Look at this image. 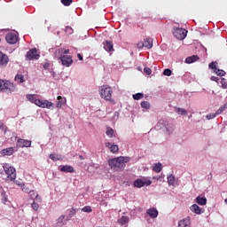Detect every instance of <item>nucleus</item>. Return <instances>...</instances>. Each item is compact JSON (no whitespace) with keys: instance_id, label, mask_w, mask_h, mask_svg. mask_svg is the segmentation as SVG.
<instances>
[{"instance_id":"nucleus-1","label":"nucleus","mask_w":227,"mask_h":227,"mask_svg":"<svg viewBox=\"0 0 227 227\" xmlns=\"http://www.w3.org/2000/svg\"><path fill=\"white\" fill-rule=\"evenodd\" d=\"M130 161V158L127 156H119L117 158L108 160V165L114 171H123L127 162Z\"/></svg>"},{"instance_id":"nucleus-2","label":"nucleus","mask_w":227,"mask_h":227,"mask_svg":"<svg viewBox=\"0 0 227 227\" xmlns=\"http://www.w3.org/2000/svg\"><path fill=\"white\" fill-rule=\"evenodd\" d=\"M99 95L101 98L106 102H113V88L109 85H102L99 87Z\"/></svg>"},{"instance_id":"nucleus-3","label":"nucleus","mask_w":227,"mask_h":227,"mask_svg":"<svg viewBox=\"0 0 227 227\" xmlns=\"http://www.w3.org/2000/svg\"><path fill=\"white\" fill-rule=\"evenodd\" d=\"M0 91L13 93V91H17V86L8 80H0Z\"/></svg>"},{"instance_id":"nucleus-4","label":"nucleus","mask_w":227,"mask_h":227,"mask_svg":"<svg viewBox=\"0 0 227 227\" xmlns=\"http://www.w3.org/2000/svg\"><path fill=\"white\" fill-rule=\"evenodd\" d=\"M3 168L5 175H7V178H9L11 182L17 178V171L10 163H4Z\"/></svg>"},{"instance_id":"nucleus-5","label":"nucleus","mask_w":227,"mask_h":227,"mask_svg":"<svg viewBox=\"0 0 227 227\" xmlns=\"http://www.w3.org/2000/svg\"><path fill=\"white\" fill-rule=\"evenodd\" d=\"M148 185H152V180L143 177V178H138L135 180L134 182V187H137V189H141V187H148Z\"/></svg>"},{"instance_id":"nucleus-6","label":"nucleus","mask_w":227,"mask_h":227,"mask_svg":"<svg viewBox=\"0 0 227 227\" xmlns=\"http://www.w3.org/2000/svg\"><path fill=\"white\" fill-rule=\"evenodd\" d=\"M26 59L27 61H33V59H40V54L36 48H33L27 52Z\"/></svg>"},{"instance_id":"nucleus-7","label":"nucleus","mask_w":227,"mask_h":227,"mask_svg":"<svg viewBox=\"0 0 227 227\" xmlns=\"http://www.w3.org/2000/svg\"><path fill=\"white\" fill-rule=\"evenodd\" d=\"M173 35L177 40H185L187 30L185 28H176L173 31Z\"/></svg>"},{"instance_id":"nucleus-8","label":"nucleus","mask_w":227,"mask_h":227,"mask_svg":"<svg viewBox=\"0 0 227 227\" xmlns=\"http://www.w3.org/2000/svg\"><path fill=\"white\" fill-rule=\"evenodd\" d=\"M35 106H37V107H42L43 109H51L54 104L49 100L37 99L35 100Z\"/></svg>"},{"instance_id":"nucleus-9","label":"nucleus","mask_w":227,"mask_h":227,"mask_svg":"<svg viewBox=\"0 0 227 227\" xmlns=\"http://www.w3.org/2000/svg\"><path fill=\"white\" fill-rule=\"evenodd\" d=\"M5 40L7 43H10L11 45H15V43L19 42V36L17 35V34L9 33L6 35Z\"/></svg>"},{"instance_id":"nucleus-10","label":"nucleus","mask_w":227,"mask_h":227,"mask_svg":"<svg viewBox=\"0 0 227 227\" xmlns=\"http://www.w3.org/2000/svg\"><path fill=\"white\" fill-rule=\"evenodd\" d=\"M59 59L64 67H70L74 63L70 55H60Z\"/></svg>"},{"instance_id":"nucleus-11","label":"nucleus","mask_w":227,"mask_h":227,"mask_svg":"<svg viewBox=\"0 0 227 227\" xmlns=\"http://www.w3.org/2000/svg\"><path fill=\"white\" fill-rule=\"evenodd\" d=\"M16 146L18 148H31V140L20 138L16 142Z\"/></svg>"},{"instance_id":"nucleus-12","label":"nucleus","mask_w":227,"mask_h":227,"mask_svg":"<svg viewBox=\"0 0 227 227\" xmlns=\"http://www.w3.org/2000/svg\"><path fill=\"white\" fill-rule=\"evenodd\" d=\"M10 63V58L8 55L4 54V52L0 51V68H4Z\"/></svg>"},{"instance_id":"nucleus-13","label":"nucleus","mask_w":227,"mask_h":227,"mask_svg":"<svg viewBox=\"0 0 227 227\" xmlns=\"http://www.w3.org/2000/svg\"><path fill=\"white\" fill-rule=\"evenodd\" d=\"M105 146H106V148H109V150L112 153H118V152L120 150V147H118V145H111V143H109V142H106L105 144Z\"/></svg>"},{"instance_id":"nucleus-14","label":"nucleus","mask_w":227,"mask_h":227,"mask_svg":"<svg viewBox=\"0 0 227 227\" xmlns=\"http://www.w3.org/2000/svg\"><path fill=\"white\" fill-rule=\"evenodd\" d=\"M178 227H191V218L186 217L178 223Z\"/></svg>"},{"instance_id":"nucleus-15","label":"nucleus","mask_w":227,"mask_h":227,"mask_svg":"<svg viewBox=\"0 0 227 227\" xmlns=\"http://www.w3.org/2000/svg\"><path fill=\"white\" fill-rule=\"evenodd\" d=\"M146 214H148L152 219H155L159 215V211L155 207H152L147 209Z\"/></svg>"},{"instance_id":"nucleus-16","label":"nucleus","mask_w":227,"mask_h":227,"mask_svg":"<svg viewBox=\"0 0 227 227\" xmlns=\"http://www.w3.org/2000/svg\"><path fill=\"white\" fill-rule=\"evenodd\" d=\"M15 150L13 149V147H7L5 149H3L0 153L1 155H4V156H10V155H13Z\"/></svg>"},{"instance_id":"nucleus-17","label":"nucleus","mask_w":227,"mask_h":227,"mask_svg":"<svg viewBox=\"0 0 227 227\" xmlns=\"http://www.w3.org/2000/svg\"><path fill=\"white\" fill-rule=\"evenodd\" d=\"M144 47L152 49L153 47V39L147 37L144 40Z\"/></svg>"},{"instance_id":"nucleus-18","label":"nucleus","mask_w":227,"mask_h":227,"mask_svg":"<svg viewBox=\"0 0 227 227\" xmlns=\"http://www.w3.org/2000/svg\"><path fill=\"white\" fill-rule=\"evenodd\" d=\"M103 45L105 51H106L107 52H111L114 51L113 42L106 41L105 43H103Z\"/></svg>"},{"instance_id":"nucleus-19","label":"nucleus","mask_w":227,"mask_h":227,"mask_svg":"<svg viewBox=\"0 0 227 227\" xmlns=\"http://www.w3.org/2000/svg\"><path fill=\"white\" fill-rule=\"evenodd\" d=\"M60 171H62V173H74V167L66 165L60 167Z\"/></svg>"},{"instance_id":"nucleus-20","label":"nucleus","mask_w":227,"mask_h":227,"mask_svg":"<svg viewBox=\"0 0 227 227\" xmlns=\"http://www.w3.org/2000/svg\"><path fill=\"white\" fill-rule=\"evenodd\" d=\"M57 100H59L57 102V107L61 108L63 107V106H65V104H67V98H63V97L61 96H58Z\"/></svg>"},{"instance_id":"nucleus-21","label":"nucleus","mask_w":227,"mask_h":227,"mask_svg":"<svg viewBox=\"0 0 227 227\" xmlns=\"http://www.w3.org/2000/svg\"><path fill=\"white\" fill-rule=\"evenodd\" d=\"M198 59H200V57H198V55H192L191 57L186 58L185 63L191 65V63H194L195 61H198Z\"/></svg>"},{"instance_id":"nucleus-22","label":"nucleus","mask_w":227,"mask_h":227,"mask_svg":"<svg viewBox=\"0 0 227 227\" xmlns=\"http://www.w3.org/2000/svg\"><path fill=\"white\" fill-rule=\"evenodd\" d=\"M190 210L194 214H201V208L197 204H193L192 207H190Z\"/></svg>"},{"instance_id":"nucleus-23","label":"nucleus","mask_w":227,"mask_h":227,"mask_svg":"<svg viewBox=\"0 0 227 227\" xmlns=\"http://www.w3.org/2000/svg\"><path fill=\"white\" fill-rule=\"evenodd\" d=\"M15 82H18V84H22V82H26V80L24 79V76L22 74H16L14 77Z\"/></svg>"},{"instance_id":"nucleus-24","label":"nucleus","mask_w":227,"mask_h":227,"mask_svg":"<svg viewBox=\"0 0 227 227\" xmlns=\"http://www.w3.org/2000/svg\"><path fill=\"white\" fill-rule=\"evenodd\" d=\"M196 201L198 205H207V198L204 197H197Z\"/></svg>"},{"instance_id":"nucleus-25","label":"nucleus","mask_w":227,"mask_h":227,"mask_svg":"<svg viewBox=\"0 0 227 227\" xmlns=\"http://www.w3.org/2000/svg\"><path fill=\"white\" fill-rule=\"evenodd\" d=\"M153 171H154L155 173H160V171H162V164H155L154 167L153 168Z\"/></svg>"},{"instance_id":"nucleus-26","label":"nucleus","mask_w":227,"mask_h":227,"mask_svg":"<svg viewBox=\"0 0 227 227\" xmlns=\"http://www.w3.org/2000/svg\"><path fill=\"white\" fill-rule=\"evenodd\" d=\"M35 97H36V95H35V94H27V100H29V102H31L32 104H35V100H38Z\"/></svg>"},{"instance_id":"nucleus-27","label":"nucleus","mask_w":227,"mask_h":227,"mask_svg":"<svg viewBox=\"0 0 227 227\" xmlns=\"http://www.w3.org/2000/svg\"><path fill=\"white\" fill-rule=\"evenodd\" d=\"M119 223L121 225L127 224V223H129V216H121V219H119Z\"/></svg>"},{"instance_id":"nucleus-28","label":"nucleus","mask_w":227,"mask_h":227,"mask_svg":"<svg viewBox=\"0 0 227 227\" xmlns=\"http://www.w3.org/2000/svg\"><path fill=\"white\" fill-rule=\"evenodd\" d=\"M215 74H216V75H219V77H224V75H226V72H224V70L223 69H215Z\"/></svg>"},{"instance_id":"nucleus-29","label":"nucleus","mask_w":227,"mask_h":227,"mask_svg":"<svg viewBox=\"0 0 227 227\" xmlns=\"http://www.w3.org/2000/svg\"><path fill=\"white\" fill-rule=\"evenodd\" d=\"M227 109V103H225L223 106H220V108L216 111V114H221L222 113H224Z\"/></svg>"},{"instance_id":"nucleus-30","label":"nucleus","mask_w":227,"mask_h":227,"mask_svg":"<svg viewBox=\"0 0 227 227\" xmlns=\"http://www.w3.org/2000/svg\"><path fill=\"white\" fill-rule=\"evenodd\" d=\"M50 159H51V160H54V162H58V160H61V157H59V155L58 154H50Z\"/></svg>"},{"instance_id":"nucleus-31","label":"nucleus","mask_w":227,"mask_h":227,"mask_svg":"<svg viewBox=\"0 0 227 227\" xmlns=\"http://www.w3.org/2000/svg\"><path fill=\"white\" fill-rule=\"evenodd\" d=\"M168 185H174L175 184V176L170 175L168 176Z\"/></svg>"},{"instance_id":"nucleus-32","label":"nucleus","mask_w":227,"mask_h":227,"mask_svg":"<svg viewBox=\"0 0 227 227\" xmlns=\"http://www.w3.org/2000/svg\"><path fill=\"white\" fill-rule=\"evenodd\" d=\"M145 98V94L143 93H137L133 95L134 100H141V98Z\"/></svg>"},{"instance_id":"nucleus-33","label":"nucleus","mask_w":227,"mask_h":227,"mask_svg":"<svg viewBox=\"0 0 227 227\" xmlns=\"http://www.w3.org/2000/svg\"><path fill=\"white\" fill-rule=\"evenodd\" d=\"M106 136H108L109 137H113V135L114 134V129H113L112 128H106Z\"/></svg>"},{"instance_id":"nucleus-34","label":"nucleus","mask_w":227,"mask_h":227,"mask_svg":"<svg viewBox=\"0 0 227 227\" xmlns=\"http://www.w3.org/2000/svg\"><path fill=\"white\" fill-rule=\"evenodd\" d=\"M82 212H86L90 214L93 212V209H91V206H85L83 208H82Z\"/></svg>"},{"instance_id":"nucleus-35","label":"nucleus","mask_w":227,"mask_h":227,"mask_svg":"<svg viewBox=\"0 0 227 227\" xmlns=\"http://www.w3.org/2000/svg\"><path fill=\"white\" fill-rule=\"evenodd\" d=\"M176 114L185 115V114H187V110H185L184 108H176Z\"/></svg>"},{"instance_id":"nucleus-36","label":"nucleus","mask_w":227,"mask_h":227,"mask_svg":"<svg viewBox=\"0 0 227 227\" xmlns=\"http://www.w3.org/2000/svg\"><path fill=\"white\" fill-rule=\"evenodd\" d=\"M141 107L144 109H150V103L148 101H143L141 103Z\"/></svg>"},{"instance_id":"nucleus-37","label":"nucleus","mask_w":227,"mask_h":227,"mask_svg":"<svg viewBox=\"0 0 227 227\" xmlns=\"http://www.w3.org/2000/svg\"><path fill=\"white\" fill-rule=\"evenodd\" d=\"M28 193L32 200H35V198H38V193H36V192L35 191H30Z\"/></svg>"},{"instance_id":"nucleus-38","label":"nucleus","mask_w":227,"mask_h":227,"mask_svg":"<svg viewBox=\"0 0 227 227\" xmlns=\"http://www.w3.org/2000/svg\"><path fill=\"white\" fill-rule=\"evenodd\" d=\"M74 0H61L62 4H64V6H70V4H72Z\"/></svg>"},{"instance_id":"nucleus-39","label":"nucleus","mask_w":227,"mask_h":227,"mask_svg":"<svg viewBox=\"0 0 227 227\" xmlns=\"http://www.w3.org/2000/svg\"><path fill=\"white\" fill-rule=\"evenodd\" d=\"M172 71L169 68H167L163 71V75H167V77L171 76Z\"/></svg>"},{"instance_id":"nucleus-40","label":"nucleus","mask_w":227,"mask_h":227,"mask_svg":"<svg viewBox=\"0 0 227 227\" xmlns=\"http://www.w3.org/2000/svg\"><path fill=\"white\" fill-rule=\"evenodd\" d=\"M208 67L211 68V70H214V72L217 69V66L215 65V62L209 63Z\"/></svg>"},{"instance_id":"nucleus-41","label":"nucleus","mask_w":227,"mask_h":227,"mask_svg":"<svg viewBox=\"0 0 227 227\" xmlns=\"http://www.w3.org/2000/svg\"><path fill=\"white\" fill-rule=\"evenodd\" d=\"M221 84L223 90H227V82L224 78H222Z\"/></svg>"},{"instance_id":"nucleus-42","label":"nucleus","mask_w":227,"mask_h":227,"mask_svg":"<svg viewBox=\"0 0 227 227\" xmlns=\"http://www.w3.org/2000/svg\"><path fill=\"white\" fill-rule=\"evenodd\" d=\"M217 115V112L215 114H209L206 116L207 120H214L215 116Z\"/></svg>"},{"instance_id":"nucleus-43","label":"nucleus","mask_w":227,"mask_h":227,"mask_svg":"<svg viewBox=\"0 0 227 227\" xmlns=\"http://www.w3.org/2000/svg\"><path fill=\"white\" fill-rule=\"evenodd\" d=\"M21 190L23 191V192H31V188H29V186H27L26 184H24Z\"/></svg>"},{"instance_id":"nucleus-44","label":"nucleus","mask_w":227,"mask_h":227,"mask_svg":"<svg viewBox=\"0 0 227 227\" xmlns=\"http://www.w3.org/2000/svg\"><path fill=\"white\" fill-rule=\"evenodd\" d=\"M14 184H15V185H18V187H20V189H22L24 187V183H22L19 180L14 181Z\"/></svg>"},{"instance_id":"nucleus-45","label":"nucleus","mask_w":227,"mask_h":227,"mask_svg":"<svg viewBox=\"0 0 227 227\" xmlns=\"http://www.w3.org/2000/svg\"><path fill=\"white\" fill-rule=\"evenodd\" d=\"M32 208H33V210H38L39 208H40V205H38V203H36V202H33L32 203Z\"/></svg>"},{"instance_id":"nucleus-46","label":"nucleus","mask_w":227,"mask_h":227,"mask_svg":"<svg viewBox=\"0 0 227 227\" xmlns=\"http://www.w3.org/2000/svg\"><path fill=\"white\" fill-rule=\"evenodd\" d=\"M144 72L146 74V75H152V69H150V67H145Z\"/></svg>"},{"instance_id":"nucleus-47","label":"nucleus","mask_w":227,"mask_h":227,"mask_svg":"<svg viewBox=\"0 0 227 227\" xmlns=\"http://www.w3.org/2000/svg\"><path fill=\"white\" fill-rule=\"evenodd\" d=\"M2 200L4 201V203H6V201H8V196L6 195V193H2Z\"/></svg>"},{"instance_id":"nucleus-48","label":"nucleus","mask_w":227,"mask_h":227,"mask_svg":"<svg viewBox=\"0 0 227 227\" xmlns=\"http://www.w3.org/2000/svg\"><path fill=\"white\" fill-rule=\"evenodd\" d=\"M137 49H143V47H145V44L143 42H140L137 43Z\"/></svg>"},{"instance_id":"nucleus-49","label":"nucleus","mask_w":227,"mask_h":227,"mask_svg":"<svg viewBox=\"0 0 227 227\" xmlns=\"http://www.w3.org/2000/svg\"><path fill=\"white\" fill-rule=\"evenodd\" d=\"M73 31H74V30L72 29V27H66V32H67V33H73Z\"/></svg>"},{"instance_id":"nucleus-50","label":"nucleus","mask_w":227,"mask_h":227,"mask_svg":"<svg viewBox=\"0 0 227 227\" xmlns=\"http://www.w3.org/2000/svg\"><path fill=\"white\" fill-rule=\"evenodd\" d=\"M211 81H215V82H218L219 77L212 76Z\"/></svg>"},{"instance_id":"nucleus-51","label":"nucleus","mask_w":227,"mask_h":227,"mask_svg":"<svg viewBox=\"0 0 227 227\" xmlns=\"http://www.w3.org/2000/svg\"><path fill=\"white\" fill-rule=\"evenodd\" d=\"M77 58L80 59V61H82V55H81V53L77 54Z\"/></svg>"},{"instance_id":"nucleus-52","label":"nucleus","mask_w":227,"mask_h":227,"mask_svg":"<svg viewBox=\"0 0 227 227\" xmlns=\"http://www.w3.org/2000/svg\"><path fill=\"white\" fill-rule=\"evenodd\" d=\"M63 54H70V50H64Z\"/></svg>"},{"instance_id":"nucleus-53","label":"nucleus","mask_w":227,"mask_h":227,"mask_svg":"<svg viewBox=\"0 0 227 227\" xmlns=\"http://www.w3.org/2000/svg\"><path fill=\"white\" fill-rule=\"evenodd\" d=\"M35 200H36L37 201H42V197H39V195H38V198H35Z\"/></svg>"},{"instance_id":"nucleus-54","label":"nucleus","mask_w":227,"mask_h":227,"mask_svg":"<svg viewBox=\"0 0 227 227\" xmlns=\"http://www.w3.org/2000/svg\"><path fill=\"white\" fill-rule=\"evenodd\" d=\"M79 159H80V160H84V158H83L82 155H80V156H79Z\"/></svg>"},{"instance_id":"nucleus-55","label":"nucleus","mask_w":227,"mask_h":227,"mask_svg":"<svg viewBox=\"0 0 227 227\" xmlns=\"http://www.w3.org/2000/svg\"><path fill=\"white\" fill-rule=\"evenodd\" d=\"M49 67V64H44L43 65V68H48Z\"/></svg>"},{"instance_id":"nucleus-56","label":"nucleus","mask_w":227,"mask_h":227,"mask_svg":"<svg viewBox=\"0 0 227 227\" xmlns=\"http://www.w3.org/2000/svg\"><path fill=\"white\" fill-rule=\"evenodd\" d=\"M59 219H61V220L63 221V219H65V215H61V216L59 217Z\"/></svg>"},{"instance_id":"nucleus-57","label":"nucleus","mask_w":227,"mask_h":227,"mask_svg":"<svg viewBox=\"0 0 227 227\" xmlns=\"http://www.w3.org/2000/svg\"><path fill=\"white\" fill-rule=\"evenodd\" d=\"M71 214H75V209H73V211H71Z\"/></svg>"},{"instance_id":"nucleus-58","label":"nucleus","mask_w":227,"mask_h":227,"mask_svg":"<svg viewBox=\"0 0 227 227\" xmlns=\"http://www.w3.org/2000/svg\"><path fill=\"white\" fill-rule=\"evenodd\" d=\"M225 203L227 204V199H225Z\"/></svg>"}]
</instances>
